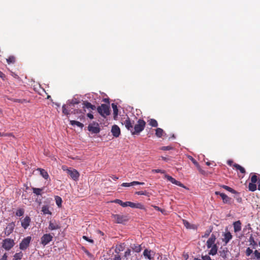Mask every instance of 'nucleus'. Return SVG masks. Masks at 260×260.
I'll return each instance as SVG.
<instances>
[{
  "mask_svg": "<svg viewBox=\"0 0 260 260\" xmlns=\"http://www.w3.org/2000/svg\"><path fill=\"white\" fill-rule=\"evenodd\" d=\"M79 103L80 100L75 97L72 100H68L67 104L62 106V113L66 115H70L73 113L74 110H72L73 109L72 107L75 106V105L78 104Z\"/></svg>",
  "mask_w": 260,
  "mask_h": 260,
  "instance_id": "1",
  "label": "nucleus"
},
{
  "mask_svg": "<svg viewBox=\"0 0 260 260\" xmlns=\"http://www.w3.org/2000/svg\"><path fill=\"white\" fill-rule=\"evenodd\" d=\"M98 113L103 117L106 118L110 114V109L109 105L102 104L97 108Z\"/></svg>",
  "mask_w": 260,
  "mask_h": 260,
  "instance_id": "2",
  "label": "nucleus"
},
{
  "mask_svg": "<svg viewBox=\"0 0 260 260\" xmlns=\"http://www.w3.org/2000/svg\"><path fill=\"white\" fill-rule=\"evenodd\" d=\"M145 124L146 122L143 120L139 119L138 121V123L135 124L134 127L133 128L132 135L139 134L144 129Z\"/></svg>",
  "mask_w": 260,
  "mask_h": 260,
  "instance_id": "3",
  "label": "nucleus"
},
{
  "mask_svg": "<svg viewBox=\"0 0 260 260\" xmlns=\"http://www.w3.org/2000/svg\"><path fill=\"white\" fill-rule=\"evenodd\" d=\"M114 221L117 223H123L128 220V216L123 214H112L111 216Z\"/></svg>",
  "mask_w": 260,
  "mask_h": 260,
  "instance_id": "4",
  "label": "nucleus"
},
{
  "mask_svg": "<svg viewBox=\"0 0 260 260\" xmlns=\"http://www.w3.org/2000/svg\"><path fill=\"white\" fill-rule=\"evenodd\" d=\"M14 241L11 239H6L3 240V247L6 250H10L14 245Z\"/></svg>",
  "mask_w": 260,
  "mask_h": 260,
  "instance_id": "5",
  "label": "nucleus"
},
{
  "mask_svg": "<svg viewBox=\"0 0 260 260\" xmlns=\"http://www.w3.org/2000/svg\"><path fill=\"white\" fill-rule=\"evenodd\" d=\"M31 240V237L28 236L24 238L19 244V248L21 250H25L29 246Z\"/></svg>",
  "mask_w": 260,
  "mask_h": 260,
  "instance_id": "6",
  "label": "nucleus"
},
{
  "mask_svg": "<svg viewBox=\"0 0 260 260\" xmlns=\"http://www.w3.org/2000/svg\"><path fill=\"white\" fill-rule=\"evenodd\" d=\"M215 193L216 195H220L224 204H227L229 205H231L233 204V200H232V199L229 197L225 194L223 193H221L219 191H216Z\"/></svg>",
  "mask_w": 260,
  "mask_h": 260,
  "instance_id": "7",
  "label": "nucleus"
},
{
  "mask_svg": "<svg viewBox=\"0 0 260 260\" xmlns=\"http://www.w3.org/2000/svg\"><path fill=\"white\" fill-rule=\"evenodd\" d=\"M53 237L50 234H44L41 238V243L45 246L52 240Z\"/></svg>",
  "mask_w": 260,
  "mask_h": 260,
  "instance_id": "8",
  "label": "nucleus"
},
{
  "mask_svg": "<svg viewBox=\"0 0 260 260\" xmlns=\"http://www.w3.org/2000/svg\"><path fill=\"white\" fill-rule=\"evenodd\" d=\"M88 130L93 134H98L100 132V128L98 123L93 122L89 124Z\"/></svg>",
  "mask_w": 260,
  "mask_h": 260,
  "instance_id": "9",
  "label": "nucleus"
},
{
  "mask_svg": "<svg viewBox=\"0 0 260 260\" xmlns=\"http://www.w3.org/2000/svg\"><path fill=\"white\" fill-rule=\"evenodd\" d=\"M67 172L68 174L74 180L78 179L79 174L77 170L75 169H67Z\"/></svg>",
  "mask_w": 260,
  "mask_h": 260,
  "instance_id": "10",
  "label": "nucleus"
},
{
  "mask_svg": "<svg viewBox=\"0 0 260 260\" xmlns=\"http://www.w3.org/2000/svg\"><path fill=\"white\" fill-rule=\"evenodd\" d=\"M15 227V224L14 222L9 223L5 230V234L8 236H9L13 231Z\"/></svg>",
  "mask_w": 260,
  "mask_h": 260,
  "instance_id": "11",
  "label": "nucleus"
},
{
  "mask_svg": "<svg viewBox=\"0 0 260 260\" xmlns=\"http://www.w3.org/2000/svg\"><path fill=\"white\" fill-rule=\"evenodd\" d=\"M30 221V218L29 216H26L23 220H21V225L23 229L25 230L29 226Z\"/></svg>",
  "mask_w": 260,
  "mask_h": 260,
  "instance_id": "12",
  "label": "nucleus"
},
{
  "mask_svg": "<svg viewBox=\"0 0 260 260\" xmlns=\"http://www.w3.org/2000/svg\"><path fill=\"white\" fill-rule=\"evenodd\" d=\"M216 236L212 234L211 237L208 239L206 243L207 247H208V248H210L212 246L215 245L214 243L216 240Z\"/></svg>",
  "mask_w": 260,
  "mask_h": 260,
  "instance_id": "13",
  "label": "nucleus"
},
{
  "mask_svg": "<svg viewBox=\"0 0 260 260\" xmlns=\"http://www.w3.org/2000/svg\"><path fill=\"white\" fill-rule=\"evenodd\" d=\"M133 124L134 122H132L129 118H127L124 121V124L125 125V126L126 128L131 131V132L132 133L133 131Z\"/></svg>",
  "mask_w": 260,
  "mask_h": 260,
  "instance_id": "14",
  "label": "nucleus"
},
{
  "mask_svg": "<svg viewBox=\"0 0 260 260\" xmlns=\"http://www.w3.org/2000/svg\"><path fill=\"white\" fill-rule=\"evenodd\" d=\"M165 178H167L169 181H170L173 184H176L180 187H184L183 184H182L180 182L175 180L174 178H173L171 176L168 175H166Z\"/></svg>",
  "mask_w": 260,
  "mask_h": 260,
  "instance_id": "15",
  "label": "nucleus"
},
{
  "mask_svg": "<svg viewBox=\"0 0 260 260\" xmlns=\"http://www.w3.org/2000/svg\"><path fill=\"white\" fill-rule=\"evenodd\" d=\"M48 228L51 231L58 230L60 228V225L55 220H52L49 222Z\"/></svg>",
  "mask_w": 260,
  "mask_h": 260,
  "instance_id": "16",
  "label": "nucleus"
},
{
  "mask_svg": "<svg viewBox=\"0 0 260 260\" xmlns=\"http://www.w3.org/2000/svg\"><path fill=\"white\" fill-rule=\"evenodd\" d=\"M223 236L222 241L224 242L225 245H226L233 238V236L229 232L224 233Z\"/></svg>",
  "mask_w": 260,
  "mask_h": 260,
  "instance_id": "17",
  "label": "nucleus"
},
{
  "mask_svg": "<svg viewBox=\"0 0 260 260\" xmlns=\"http://www.w3.org/2000/svg\"><path fill=\"white\" fill-rule=\"evenodd\" d=\"M111 133L114 137H118L120 134V129L117 125H114L112 127Z\"/></svg>",
  "mask_w": 260,
  "mask_h": 260,
  "instance_id": "18",
  "label": "nucleus"
},
{
  "mask_svg": "<svg viewBox=\"0 0 260 260\" xmlns=\"http://www.w3.org/2000/svg\"><path fill=\"white\" fill-rule=\"evenodd\" d=\"M143 255L149 259V260L152 259L154 255V252L151 250H149L146 249L143 252Z\"/></svg>",
  "mask_w": 260,
  "mask_h": 260,
  "instance_id": "19",
  "label": "nucleus"
},
{
  "mask_svg": "<svg viewBox=\"0 0 260 260\" xmlns=\"http://www.w3.org/2000/svg\"><path fill=\"white\" fill-rule=\"evenodd\" d=\"M73 113L74 114H79L78 119L80 120H82L85 119L84 112H82L81 110L75 109Z\"/></svg>",
  "mask_w": 260,
  "mask_h": 260,
  "instance_id": "20",
  "label": "nucleus"
},
{
  "mask_svg": "<svg viewBox=\"0 0 260 260\" xmlns=\"http://www.w3.org/2000/svg\"><path fill=\"white\" fill-rule=\"evenodd\" d=\"M144 182H140L138 181H133L131 183H123L121 184L122 186L123 187H130L131 186L135 185H143L144 184Z\"/></svg>",
  "mask_w": 260,
  "mask_h": 260,
  "instance_id": "21",
  "label": "nucleus"
},
{
  "mask_svg": "<svg viewBox=\"0 0 260 260\" xmlns=\"http://www.w3.org/2000/svg\"><path fill=\"white\" fill-rule=\"evenodd\" d=\"M234 232H238L241 230V223L240 221H237L233 223Z\"/></svg>",
  "mask_w": 260,
  "mask_h": 260,
  "instance_id": "22",
  "label": "nucleus"
},
{
  "mask_svg": "<svg viewBox=\"0 0 260 260\" xmlns=\"http://www.w3.org/2000/svg\"><path fill=\"white\" fill-rule=\"evenodd\" d=\"M83 108L90 109L93 110H94L96 109L95 106L92 105L90 103H89L87 101L83 102Z\"/></svg>",
  "mask_w": 260,
  "mask_h": 260,
  "instance_id": "23",
  "label": "nucleus"
},
{
  "mask_svg": "<svg viewBox=\"0 0 260 260\" xmlns=\"http://www.w3.org/2000/svg\"><path fill=\"white\" fill-rule=\"evenodd\" d=\"M37 170L40 172V175L45 179H47L49 178V175L47 172L44 169L39 168Z\"/></svg>",
  "mask_w": 260,
  "mask_h": 260,
  "instance_id": "24",
  "label": "nucleus"
},
{
  "mask_svg": "<svg viewBox=\"0 0 260 260\" xmlns=\"http://www.w3.org/2000/svg\"><path fill=\"white\" fill-rule=\"evenodd\" d=\"M70 123L73 126L76 125L77 126L81 128H83V127L84 126L83 124L76 120H70Z\"/></svg>",
  "mask_w": 260,
  "mask_h": 260,
  "instance_id": "25",
  "label": "nucleus"
},
{
  "mask_svg": "<svg viewBox=\"0 0 260 260\" xmlns=\"http://www.w3.org/2000/svg\"><path fill=\"white\" fill-rule=\"evenodd\" d=\"M114 202L117 204H119L123 207H125L128 206V202H123L121 200L119 199H116L114 201Z\"/></svg>",
  "mask_w": 260,
  "mask_h": 260,
  "instance_id": "26",
  "label": "nucleus"
},
{
  "mask_svg": "<svg viewBox=\"0 0 260 260\" xmlns=\"http://www.w3.org/2000/svg\"><path fill=\"white\" fill-rule=\"evenodd\" d=\"M211 250L209 252V254L214 255L217 253V246L216 245H214L211 247Z\"/></svg>",
  "mask_w": 260,
  "mask_h": 260,
  "instance_id": "27",
  "label": "nucleus"
},
{
  "mask_svg": "<svg viewBox=\"0 0 260 260\" xmlns=\"http://www.w3.org/2000/svg\"><path fill=\"white\" fill-rule=\"evenodd\" d=\"M164 134V130L160 128H157L155 129V135L157 137L160 138Z\"/></svg>",
  "mask_w": 260,
  "mask_h": 260,
  "instance_id": "28",
  "label": "nucleus"
},
{
  "mask_svg": "<svg viewBox=\"0 0 260 260\" xmlns=\"http://www.w3.org/2000/svg\"><path fill=\"white\" fill-rule=\"evenodd\" d=\"M42 211L44 214H51V212L49 210V207L47 205H44L42 207Z\"/></svg>",
  "mask_w": 260,
  "mask_h": 260,
  "instance_id": "29",
  "label": "nucleus"
},
{
  "mask_svg": "<svg viewBox=\"0 0 260 260\" xmlns=\"http://www.w3.org/2000/svg\"><path fill=\"white\" fill-rule=\"evenodd\" d=\"M221 187L233 193H234V194L238 193L237 191H236L235 190L233 189V188H231L230 187H229L228 186H226L225 185H222L221 186Z\"/></svg>",
  "mask_w": 260,
  "mask_h": 260,
  "instance_id": "30",
  "label": "nucleus"
},
{
  "mask_svg": "<svg viewBox=\"0 0 260 260\" xmlns=\"http://www.w3.org/2000/svg\"><path fill=\"white\" fill-rule=\"evenodd\" d=\"M228 252V249L225 248L223 250L219 251L220 255L224 258L226 257L227 253Z\"/></svg>",
  "mask_w": 260,
  "mask_h": 260,
  "instance_id": "31",
  "label": "nucleus"
},
{
  "mask_svg": "<svg viewBox=\"0 0 260 260\" xmlns=\"http://www.w3.org/2000/svg\"><path fill=\"white\" fill-rule=\"evenodd\" d=\"M248 189L250 191H254L256 189V185L254 183H249L248 185Z\"/></svg>",
  "mask_w": 260,
  "mask_h": 260,
  "instance_id": "32",
  "label": "nucleus"
},
{
  "mask_svg": "<svg viewBox=\"0 0 260 260\" xmlns=\"http://www.w3.org/2000/svg\"><path fill=\"white\" fill-rule=\"evenodd\" d=\"M55 202L58 207H61L62 203V199L59 196H55Z\"/></svg>",
  "mask_w": 260,
  "mask_h": 260,
  "instance_id": "33",
  "label": "nucleus"
},
{
  "mask_svg": "<svg viewBox=\"0 0 260 260\" xmlns=\"http://www.w3.org/2000/svg\"><path fill=\"white\" fill-rule=\"evenodd\" d=\"M234 166L237 170H239L241 173L243 174H244L245 173V169L242 166H240L239 165L236 164L234 165Z\"/></svg>",
  "mask_w": 260,
  "mask_h": 260,
  "instance_id": "34",
  "label": "nucleus"
},
{
  "mask_svg": "<svg viewBox=\"0 0 260 260\" xmlns=\"http://www.w3.org/2000/svg\"><path fill=\"white\" fill-rule=\"evenodd\" d=\"M22 256H23V254L21 252L16 253L14 255L13 259L14 260H20L22 258Z\"/></svg>",
  "mask_w": 260,
  "mask_h": 260,
  "instance_id": "35",
  "label": "nucleus"
},
{
  "mask_svg": "<svg viewBox=\"0 0 260 260\" xmlns=\"http://www.w3.org/2000/svg\"><path fill=\"white\" fill-rule=\"evenodd\" d=\"M132 248L136 252H139L141 250V245H133L132 246Z\"/></svg>",
  "mask_w": 260,
  "mask_h": 260,
  "instance_id": "36",
  "label": "nucleus"
},
{
  "mask_svg": "<svg viewBox=\"0 0 260 260\" xmlns=\"http://www.w3.org/2000/svg\"><path fill=\"white\" fill-rule=\"evenodd\" d=\"M42 188H32L33 192L35 193L36 195H40L41 194V191H42Z\"/></svg>",
  "mask_w": 260,
  "mask_h": 260,
  "instance_id": "37",
  "label": "nucleus"
},
{
  "mask_svg": "<svg viewBox=\"0 0 260 260\" xmlns=\"http://www.w3.org/2000/svg\"><path fill=\"white\" fill-rule=\"evenodd\" d=\"M149 124L153 127H157L158 125L157 121L154 119H151L149 120Z\"/></svg>",
  "mask_w": 260,
  "mask_h": 260,
  "instance_id": "38",
  "label": "nucleus"
},
{
  "mask_svg": "<svg viewBox=\"0 0 260 260\" xmlns=\"http://www.w3.org/2000/svg\"><path fill=\"white\" fill-rule=\"evenodd\" d=\"M24 213V210L23 209H19L16 212V215L17 216H22Z\"/></svg>",
  "mask_w": 260,
  "mask_h": 260,
  "instance_id": "39",
  "label": "nucleus"
},
{
  "mask_svg": "<svg viewBox=\"0 0 260 260\" xmlns=\"http://www.w3.org/2000/svg\"><path fill=\"white\" fill-rule=\"evenodd\" d=\"M112 107L113 110V113H114V115L117 116L118 114V111L117 106L115 104L113 103V104H112Z\"/></svg>",
  "mask_w": 260,
  "mask_h": 260,
  "instance_id": "40",
  "label": "nucleus"
},
{
  "mask_svg": "<svg viewBox=\"0 0 260 260\" xmlns=\"http://www.w3.org/2000/svg\"><path fill=\"white\" fill-rule=\"evenodd\" d=\"M7 61L8 63H14L15 62V57L13 56H10L7 59Z\"/></svg>",
  "mask_w": 260,
  "mask_h": 260,
  "instance_id": "41",
  "label": "nucleus"
},
{
  "mask_svg": "<svg viewBox=\"0 0 260 260\" xmlns=\"http://www.w3.org/2000/svg\"><path fill=\"white\" fill-rule=\"evenodd\" d=\"M183 223H184V226H185L186 228H187V229H191V228H193L192 227V225H191L190 224V223H189L188 221H186V220H184V221H183Z\"/></svg>",
  "mask_w": 260,
  "mask_h": 260,
  "instance_id": "42",
  "label": "nucleus"
},
{
  "mask_svg": "<svg viewBox=\"0 0 260 260\" xmlns=\"http://www.w3.org/2000/svg\"><path fill=\"white\" fill-rule=\"evenodd\" d=\"M257 178L255 175H253L251 178V181L252 183H255L257 182Z\"/></svg>",
  "mask_w": 260,
  "mask_h": 260,
  "instance_id": "43",
  "label": "nucleus"
},
{
  "mask_svg": "<svg viewBox=\"0 0 260 260\" xmlns=\"http://www.w3.org/2000/svg\"><path fill=\"white\" fill-rule=\"evenodd\" d=\"M252 252V250L249 247L247 248L246 250V254L247 256H249Z\"/></svg>",
  "mask_w": 260,
  "mask_h": 260,
  "instance_id": "44",
  "label": "nucleus"
},
{
  "mask_svg": "<svg viewBox=\"0 0 260 260\" xmlns=\"http://www.w3.org/2000/svg\"><path fill=\"white\" fill-rule=\"evenodd\" d=\"M249 242L250 243V245H256V243L255 242L254 238L252 236H251L249 238Z\"/></svg>",
  "mask_w": 260,
  "mask_h": 260,
  "instance_id": "45",
  "label": "nucleus"
},
{
  "mask_svg": "<svg viewBox=\"0 0 260 260\" xmlns=\"http://www.w3.org/2000/svg\"><path fill=\"white\" fill-rule=\"evenodd\" d=\"M254 254L256 258L257 259L260 260V252H259L257 250H255Z\"/></svg>",
  "mask_w": 260,
  "mask_h": 260,
  "instance_id": "46",
  "label": "nucleus"
},
{
  "mask_svg": "<svg viewBox=\"0 0 260 260\" xmlns=\"http://www.w3.org/2000/svg\"><path fill=\"white\" fill-rule=\"evenodd\" d=\"M152 172H154V173H161V174H164L165 173V171L164 170H160V169H155V170H152Z\"/></svg>",
  "mask_w": 260,
  "mask_h": 260,
  "instance_id": "47",
  "label": "nucleus"
},
{
  "mask_svg": "<svg viewBox=\"0 0 260 260\" xmlns=\"http://www.w3.org/2000/svg\"><path fill=\"white\" fill-rule=\"evenodd\" d=\"M237 194H238V193ZM235 198L236 199L238 202L241 203L242 202V198L240 197L239 194L236 195L235 196Z\"/></svg>",
  "mask_w": 260,
  "mask_h": 260,
  "instance_id": "48",
  "label": "nucleus"
},
{
  "mask_svg": "<svg viewBox=\"0 0 260 260\" xmlns=\"http://www.w3.org/2000/svg\"><path fill=\"white\" fill-rule=\"evenodd\" d=\"M131 251L129 249H127L124 253V256L127 257L131 255Z\"/></svg>",
  "mask_w": 260,
  "mask_h": 260,
  "instance_id": "49",
  "label": "nucleus"
},
{
  "mask_svg": "<svg viewBox=\"0 0 260 260\" xmlns=\"http://www.w3.org/2000/svg\"><path fill=\"white\" fill-rule=\"evenodd\" d=\"M128 206L131 207L132 208H135L136 203L131 202H128Z\"/></svg>",
  "mask_w": 260,
  "mask_h": 260,
  "instance_id": "50",
  "label": "nucleus"
},
{
  "mask_svg": "<svg viewBox=\"0 0 260 260\" xmlns=\"http://www.w3.org/2000/svg\"><path fill=\"white\" fill-rule=\"evenodd\" d=\"M172 149L171 146H164L162 147L161 149L163 150H169Z\"/></svg>",
  "mask_w": 260,
  "mask_h": 260,
  "instance_id": "51",
  "label": "nucleus"
},
{
  "mask_svg": "<svg viewBox=\"0 0 260 260\" xmlns=\"http://www.w3.org/2000/svg\"><path fill=\"white\" fill-rule=\"evenodd\" d=\"M135 208H139V209H143V206L141 204L138 203V204H136Z\"/></svg>",
  "mask_w": 260,
  "mask_h": 260,
  "instance_id": "52",
  "label": "nucleus"
},
{
  "mask_svg": "<svg viewBox=\"0 0 260 260\" xmlns=\"http://www.w3.org/2000/svg\"><path fill=\"white\" fill-rule=\"evenodd\" d=\"M136 193L138 194V195H146V192H144L143 191H137V192H136Z\"/></svg>",
  "mask_w": 260,
  "mask_h": 260,
  "instance_id": "53",
  "label": "nucleus"
},
{
  "mask_svg": "<svg viewBox=\"0 0 260 260\" xmlns=\"http://www.w3.org/2000/svg\"><path fill=\"white\" fill-rule=\"evenodd\" d=\"M202 258L203 260H211V257L208 255H205L202 256Z\"/></svg>",
  "mask_w": 260,
  "mask_h": 260,
  "instance_id": "54",
  "label": "nucleus"
},
{
  "mask_svg": "<svg viewBox=\"0 0 260 260\" xmlns=\"http://www.w3.org/2000/svg\"><path fill=\"white\" fill-rule=\"evenodd\" d=\"M113 260H121L120 256L118 254L115 255L113 258Z\"/></svg>",
  "mask_w": 260,
  "mask_h": 260,
  "instance_id": "55",
  "label": "nucleus"
},
{
  "mask_svg": "<svg viewBox=\"0 0 260 260\" xmlns=\"http://www.w3.org/2000/svg\"><path fill=\"white\" fill-rule=\"evenodd\" d=\"M83 239H84L85 240H86L87 241H89V242L93 243V241L92 240L89 239L86 236H84L83 237Z\"/></svg>",
  "mask_w": 260,
  "mask_h": 260,
  "instance_id": "56",
  "label": "nucleus"
},
{
  "mask_svg": "<svg viewBox=\"0 0 260 260\" xmlns=\"http://www.w3.org/2000/svg\"><path fill=\"white\" fill-rule=\"evenodd\" d=\"M153 207H154V208L157 210V211H161V212H162V210L158 206H153Z\"/></svg>",
  "mask_w": 260,
  "mask_h": 260,
  "instance_id": "57",
  "label": "nucleus"
},
{
  "mask_svg": "<svg viewBox=\"0 0 260 260\" xmlns=\"http://www.w3.org/2000/svg\"><path fill=\"white\" fill-rule=\"evenodd\" d=\"M7 253H5V254L3 255V256H2V258H1V260H7Z\"/></svg>",
  "mask_w": 260,
  "mask_h": 260,
  "instance_id": "58",
  "label": "nucleus"
},
{
  "mask_svg": "<svg viewBox=\"0 0 260 260\" xmlns=\"http://www.w3.org/2000/svg\"><path fill=\"white\" fill-rule=\"evenodd\" d=\"M210 231H207L205 232V235H204L203 237H208L209 234H210Z\"/></svg>",
  "mask_w": 260,
  "mask_h": 260,
  "instance_id": "59",
  "label": "nucleus"
},
{
  "mask_svg": "<svg viewBox=\"0 0 260 260\" xmlns=\"http://www.w3.org/2000/svg\"><path fill=\"white\" fill-rule=\"evenodd\" d=\"M87 116L88 118H89L90 119H92L93 118V115L91 114V113H88L87 114Z\"/></svg>",
  "mask_w": 260,
  "mask_h": 260,
  "instance_id": "60",
  "label": "nucleus"
},
{
  "mask_svg": "<svg viewBox=\"0 0 260 260\" xmlns=\"http://www.w3.org/2000/svg\"><path fill=\"white\" fill-rule=\"evenodd\" d=\"M13 101H14V102L22 103V101L20 99H13Z\"/></svg>",
  "mask_w": 260,
  "mask_h": 260,
  "instance_id": "61",
  "label": "nucleus"
},
{
  "mask_svg": "<svg viewBox=\"0 0 260 260\" xmlns=\"http://www.w3.org/2000/svg\"><path fill=\"white\" fill-rule=\"evenodd\" d=\"M111 178L114 180H117L118 179V177H116V176H113L111 177Z\"/></svg>",
  "mask_w": 260,
  "mask_h": 260,
  "instance_id": "62",
  "label": "nucleus"
},
{
  "mask_svg": "<svg viewBox=\"0 0 260 260\" xmlns=\"http://www.w3.org/2000/svg\"><path fill=\"white\" fill-rule=\"evenodd\" d=\"M4 76V74L2 72L0 71V77L1 78H3Z\"/></svg>",
  "mask_w": 260,
  "mask_h": 260,
  "instance_id": "63",
  "label": "nucleus"
},
{
  "mask_svg": "<svg viewBox=\"0 0 260 260\" xmlns=\"http://www.w3.org/2000/svg\"><path fill=\"white\" fill-rule=\"evenodd\" d=\"M258 189L259 190H260V182H259L258 185Z\"/></svg>",
  "mask_w": 260,
  "mask_h": 260,
  "instance_id": "64",
  "label": "nucleus"
}]
</instances>
